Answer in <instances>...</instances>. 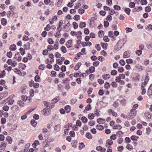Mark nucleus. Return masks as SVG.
<instances>
[{
	"instance_id": "nucleus-1",
	"label": "nucleus",
	"mask_w": 152,
	"mask_h": 152,
	"mask_svg": "<svg viewBox=\"0 0 152 152\" xmlns=\"http://www.w3.org/2000/svg\"><path fill=\"white\" fill-rule=\"evenodd\" d=\"M149 80V77L148 74L147 73L145 76V78L144 80L141 83V88L142 90L141 94L142 95L146 93V91L145 88V87L146 86Z\"/></svg>"
},
{
	"instance_id": "nucleus-2",
	"label": "nucleus",
	"mask_w": 152,
	"mask_h": 152,
	"mask_svg": "<svg viewBox=\"0 0 152 152\" xmlns=\"http://www.w3.org/2000/svg\"><path fill=\"white\" fill-rule=\"evenodd\" d=\"M14 96V95L10 96L8 98L4 101V103H7L8 105L12 104L14 101V100L13 99Z\"/></svg>"
},
{
	"instance_id": "nucleus-3",
	"label": "nucleus",
	"mask_w": 152,
	"mask_h": 152,
	"mask_svg": "<svg viewBox=\"0 0 152 152\" xmlns=\"http://www.w3.org/2000/svg\"><path fill=\"white\" fill-rule=\"evenodd\" d=\"M49 57L50 58H47L46 61V64L50 63L51 64L54 61V56L53 54L51 53L49 55Z\"/></svg>"
},
{
	"instance_id": "nucleus-4",
	"label": "nucleus",
	"mask_w": 152,
	"mask_h": 152,
	"mask_svg": "<svg viewBox=\"0 0 152 152\" xmlns=\"http://www.w3.org/2000/svg\"><path fill=\"white\" fill-rule=\"evenodd\" d=\"M42 113L45 116H47L50 114V110L48 108H44L42 111Z\"/></svg>"
},
{
	"instance_id": "nucleus-5",
	"label": "nucleus",
	"mask_w": 152,
	"mask_h": 152,
	"mask_svg": "<svg viewBox=\"0 0 152 152\" xmlns=\"http://www.w3.org/2000/svg\"><path fill=\"white\" fill-rule=\"evenodd\" d=\"M137 113V111L135 109H132L129 113V115L130 117H132V119L133 117L135 116L136 115Z\"/></svg>"
},
{
	"instance_id": "nucleus-6",
	"label": "nucleus",
	"mask_w": 152,
	"mask_h": 152,
	"mask_svg": "<svg viewBox=\"0 0 152 152\" xmlns=\"http://www.w3.org/2000/svg\"><path fill=\"white\" fill-rule=\"evenodd\" d=\"M66 46L67 48H69L72 46V41L71 40H68L66 43Z\"/></svg>"
},
{
	"instance_id": "nucleus-7",
	"label": "nucleus",
	"mask_w": 152,
	"mask_h": 152,
	"mask_svg": "<svg viewBox=\"0 0 152 152\" xmlns=\"http://www.w3.org/2000/svg\"><path fill=\"white\" fill-rule=\"evenodd\" d=\"M85 3L84 0H79V2L77 3L76 4L75 8V9H77L81 4H84Z\"/></svg>"
},
{
	"instance_id": "nucleus-8",
	"label": "nucleus",
	"mask_w": 152,
	"mask_h": 152,
	"mask_svg": "<svg viewBox=\"0 0 152 152\" xmlns=\"http://www.w3.org/2000/svg\"><path fill=\"white\" fill-rule=\"evenodd\" d=\"M27 88L25 84L22 85L20 87L21 93L22 94L25 93H26V89Z\"/></svg>"
},
{
	"instance_id": "nucleus-9",
	"label": "nucleus",
	"mask_w": 152,
	"mask_h": 152,
	"mask_svg": "<svg viewBox=\"0 0 152 152\" xmlns=\"http://www.w3.org/2000/svg\"><path fill=\"white\" fill-rule=\"evenodd\" d=\"M108 113L109 114H112V115L116 117L117 116V113L114 111V110L111 109H110L108 111Z\"/></svg>"
},
{
	"instance_id": "nucleus-10",
	"label": "nucleus",
	"mask_w": 152,
	"mask_h": 152,
	"mask_svg": "<svg viewBox=\"0 0 152 152\" xmlns=\"http://www.w3.org/2000/svg\"><path fill=\"white\" fill-rule=\"evenodd\" d=\"M57 90L59 92H62L63 91V86L61 84L57 85Z\"/></svg>"
},
{
	"instance_id": "nucleus-11",
	"label": "nucleus",
	"mask_w": 152,
	"mask_h": 152,
	"mask_svg": "<svg viewBox=\"0 0 152 152\" xmlns=\"http://www.w3.org/2000/svg\"><path fill=\"white\" fill-rule=\"evenodd\" d=\"M110 12L109 14L110 15H113L114 14H115L116 15H118V12L117 11H115L113 9H111L110 11Z\"/></svg>"
},
{
	"instance_id": "nucleus-12",
	"label": "nucleus",
	"mask_w": 152,
	"mask_h": 152,
	"mask_svg": "<svg viewBox=\"0 0 152 152\" xmlns=\"http://www.w3.org/2000/svg\"><path fill=\"white\" fill-rule=\"evenodd\" d=\"M113 142L111 139H107L106 142V146L107 147V145L111 146L113 144Z\"/></svg>"
},
{
	"instance_id": "nucleus-13",
	"label": "nucleus",
	"mask_w": 152,
	"mask_h": 152,
	"mask_svg": "<svg viewBox=\"0 0 152 152\" xmlns=\"http://www.w3.org/2000/svg\"><path fill=\"white\" fill-rule=\"evenodd\" d=\"M82 65L81 63L80 62H78L74 67V69L75 71L78 70L80 68V66Z\"/></svg>"
},
{
	"instance_id": "nucleus-14",
	"label": "nucleus",
	"mask_w": 152,
	"mask_h": 152,
	"mask_svg": "<svg viewBox=\"0 0 152 152\" xmlns=\"http://www.w3.org/2000/svg\"><path fill=\"white\" fill-rule=\"evenodd\" d=\"M108 36L109 37L112 38V41H114L115 40L116 38L113 36L112 31H109V32Z\"/></svg>"
},
{
	"instance_id": "nucleus-15",
	"label": "nucleus",
	"mask_w": 152,
	"mask_h": 152,
	"mask_svg": "<svg viewBox=\"0 0 152 152\" xmlns=\"http://www.w3.org/2000/svg\"><path fill=\"white\" fill-rule=\"evenodd\" d=\"M86 137L90 140L93 137L92 135L89 132L86 133Z\"/></svg>"
},
{
	"instance_id": "nucleus-16",
	"label": "nucleus",
	"mask_w": 152,
	"mask_h": 152,
	"mask_svg": "<svg viewBox=\"0 0 152 152\" xmlns=\"http://www.w3.org/2000/svg\"><path fill=\"white\" fill-rule=\"evenodd\" d=\"M130 56V54L129 51H126L124 52L123 57L124 58H126L129 57Z\"/></svg>"
},
{
	"instance_id": "nucleus-17",
	"label": "nucleus",
	"mask_w": 152,
	"mask_h": 152,
	"mask_svg": "<svg viewBox=\"0 0 152 152\" xmlns=\"http://www.w3.org/2000/svg\"><path fill=\"white\" fill-rule=\"evenodd\" d=\"M97 122L100 124H103L105 121V119L102 118H99L97 119Z\"/></svg>"
},
{
	"instance_id": "nucleus-18",
	"label": "nucleus",
	"mask_w": 152,
	"mask_h": 152,
	"mask_svg": "<svg viewBox=\"0 0 152 152\" xmlns=\"http://www.w3.org/2000/svg\"><path fill=\"white\" fill-rule=\"evenodd\" d=\"M7 145V143L6 142H3L1 143V145H0V148L5 149Z\"/></svg>"
},
{
	"instance_id": "nucleus-19",
	"label": "nucleus",
	"mask_w": 152,
	"mask_h": 152,
	"mask_svg": "<svg viewBox=\"0 0 152 152\" xmlns=\"http://www.w3.org/2000/svg\"><path fill=\"white\" fill-rule=\"evenodd\" d=\"M131 140L134 141H137V140L139 138V137L135 135H132L130 137Z\"/></svg>"
},
{
	"instance_id": "nucleus-20",
	"label": "nucleus",
	"mask_w": 152,
	"mask_h": 152,
	"mask_svg": "<svg viewBox=\"0 0 152 152\" xmlns=\"http://www.w3.org/2000/svg\"><path fill=\"white\" fill-rule=\"evenodd\" d=\"M113 128L114 129L120 130L122 128V126L120 125L117 124L114 126L113 127Z\"/></svg>"
},
{
	"instance_id": "nucleus-21",
	"label": "nucleus",
	"mask_w": 152,
	"mask_h": 152,
	"mask_svg": "<svg viewBox=\"0 0 152 152\" xmlns=\"http://www.w3.org/2000/svg\"><path fill=\"white\" fill-rule=\"evenodd\" d=\"M60 128L61 125L59 124H58L55 126L54 130L56 132H58L60 130Z\"/></svg>"
},
{
	"instance_id": "nucleus-22",
	"label": "nucleus",
	"mask_w": 152,
	"mask_h": 152,
	"mask_svg": "<svg viewBox=\"0 0 152 152\" xmlns=\"http://www.w3.org/2000/svg\"><path fill=\"white\" fill-rule=\"evenodd\" d=\"M6 141L8 142L9 144H11L12 143V139L9 136H7L6 138Z\"/></svg>"
},
{
	"instance_id": "nucleus-23",
	"label": "nucleus",
	"mask_w": 152,
	"mask_h": 152,
	"mask_svg": "<svg viewBox=\"0 0 152 152\" xmlns=\"http://www.w3.org/2000/svg\"><path fill=\"white\" fill-rule=\"evenodd\" d=\"M45 65L43 64H40L38 67V69L41 70H44L45 69Z\"/></svg>"
},
{
	"instance_id": "nucleus-24",
	"label": "nucleus",
	"mask_w": 152,
	"mask_h": 152,
	"mask_svg": "<svg viewBox=\"0 0 152 152\" xmlns=\"http://www.w3.org/2000/svg\"><path fill=\"white\" fill-rule=\"evenodd\" d=\"M102 77L104 80H106L109 79L110 77V76L109 74H107L102 75Z\"/></svg>"
},
{
	"instance_id": "nucleus-25",
	"label": "nucleus",
	"mask_w": 152,
	"mask_h": 152,
	"mask_svg": "<svg viewBox=\"0 0 152 152\" xmlns=\"http://www.w3.org/2000/svg\"><path fill=\"white\" fill-rule=\"evenodd\" d=\"M65 110L66 111V112L67 113H69L70 112L71 110V108L69 106L66 105L64 107Z\"/></svg>"
},
{
	"instance_id": "nucleus-26",
	"label": "nucleus",
	"mask_w": 152,
	"mask_h": 152,
	"mask_svg": "<svg viewBox=\"0 0 152 152\" xmlns=\"http://www.w3.org/2000/svg\"><path fill=\"white\" fill-rule=\"evenodd\" d=\"M96 128L99 130H102L104 129V126H103L99 124L97 125L96 126Z\"/></svg>"
},
{
	"instance_id": "nucleus-27",
	"label": "nucleus",
	"mask_w": 152,
	"mask_h": 152,
	"mask_svg": "<svg viewBox=\"0 0 152 152\" xmlns=\"http://www.w3.org/2000/svg\"><path fill=\"white\" fill-rule=\"evenodd\" d=\"M16 49V46L15 44H13L11 45L10 48V50L14 51Z\"/></svg>"
},
{
	"instance_id": "nucleus-28",
	"label": "nucleus",
	"mask_w": 152,
	"mask_h": 152,
	"mask_svg": "<svg viewBox=\"0 0 152 152\" xmlns=\"http://www.w3.org/2000/svg\"><path fill=\"white\" fill-rule=\"evenodd\" d=\"M101 45L102 48L105 50H106L107 48V47L108 46V44L107 43H101Z\"/></svg>"
},
{
	"instance_id": "nucleus-29",
	"label": "nucleus",
	"mask_w": 152,
	"mask_h": 152,
	"mask_svg": "<svg viewBox=\"0 0 152 152\" xmlns=\"http://www.w3.org/2000/svg\"><path fill=\"white\" fill-rule=\"evenodd\" d=\"M19 50L21 53V54L23 56L25 54L26 52L25 51V50L23 48H20L19 49Z\"/></svg>"
},
{
	"instance_id": "nucleus-30",
	"label": "nucleus",
	"mask_w": 152,
	"mask_h": 152,
	"mask_svg": "<svg viewBox=\"0 0 152 152\" xmlns=\"http://www.w3.org/2000/svg\"><path fill=\"white\" fill-rule=\"evenodd\" d=\"M98 36L100 38L102 37L104 35V32L103 31L101 30L99 31L98 32Z\"/></svg>"
},
{
	"instance_id": "nucleus-31",
	"label": "nucleus",
	"mask_w": 152,
	"mask_h": 152,
	"mask_svg": "<svg viewBox=\"0 0 152 152\" xmlns=\"http://www.w3.org/2000/svg\"><path fill=\"white\" fill-rule=\"evenodd\" d=\"M126 148L129 151H131L133 149V146L129 144H128L126 145Z\"/></svg>"
},
{
	"instance_id": "nucleus-32",
	"label": "nucleus",
	"mask_w": 152,
	"mask_h": 152,
	"mask_svg": "<svg viewBox=\"0 0 152 152\" xmlns=\"http://www.w3.org/2000/svg\"><path fill=\"white\" fill-rule=\"evenodd\" d=\"M86 23L85 22H81L79 25V27L82 28L86 26Z\"/></svg>"
},
{
	"instance_id": "nucleus-33",
	"label": "nucleus",
	"mask_w": 152,
	"mask_h": 152,
	"mask_svg": "<svg viewBox=\"0 0 152 152\" xmlns=\"http://www.w3.org/2000/svg\"><path fill=\"white\" fill-rule=\"evenodd\" d=\"M47 41L48 43L50 45L53 44L54 43V41L53 39L51 37L49 38L48 39Z\"/></svg>"
},
{
	"instance_id": "nucleus-34",
	"label": "nucleus",
	"mask_w": 152,
	"mask_h": 152,
	"mask_svg": "<svg viewBox=\"0 0 152 152\" xmlns=\"http://www.w3.org/2000/svg\"><path fill=\"white\" fill-rule=\"evenodd\" d=\"M39 143L38 140H35L33 144V148H35L37 145H39Z\"/></svg>"
},
{
	"instance_id": "nucleus-35",
	"label": "nucleus",
	"mask_w": 152,
	"mask_h": 152,
	"mask_svg": "<svg viewBox=\"0 0 152 152\" xmlns=\"http://www.w3.org/2000/svg\"><path fill=\"white\" fill-rule=\"evenodd\" d=\"M20 54L19 52H18L15 54L14 57L13 58V61L14 62L15 61H16V60L18 58V56L20 55Z\"/></svg>"
},
{
	"instance_id": "nucleus-36",
	"label": "nucleus",
	"mask_w": 152,
	"mask_h": 152,
	"mask_svg": "<svg viewBox=\"0 0 152 152\" xmlns=\"http://www.w3.org/2000/svg\"><path fill=\"white\" fill-rule=\"evenodd\" d=\"M94 117V115L93 113H90L88 115V118L90 120L93 119Z\"/></svg>"
},
{
	"instance_id": "nucleus-37",
	"label": "nucleus",
	"mask_w": 152,
	"mask_h": 152,
	"mask_svg": "<svg viewBox=\"0 0 152 152\" xmlns=\"http://www.w3.org/2000/svg\"><path fill=\"white\" fill-rule=\"evenodd\" d=\"M61 51L64 53H66L67 52V50L65 47L62 46L61 48Z\"/></svg>"
},
{
	"instance_id": "nucleus-38",
	"label": "nucleus",
	"mask_w": 152,
	"mask_h": 152,
	"mask_svg": "<svg viewBox=\"0 0 152 152\" xmlns=\"http://www.w3.org/2000/svg\"><path fill=\"white\" fill-rule=\"evenodd\" d=\"M57 75V73L54 71H52L51 72L50 76L52 77H56Z\"/></svg>"
},
{
	"instance_id": "nucleus-39",
	"label": "nucleus",
	"mask_w": 152,
	"mask_h": 152,
	"mask_svg": "<svg viewBox=\"0 0 152 152\" xmlns=\"http://www.w3.org/2000/svg\"><path fill=\"white\" fill-rule=\"evenodd\" d=\"M41 80L39 76L38 75H36L34 77V80L36 82H39Z\"/></svg>"
},
{
	"instance_id": "nucleus-40",
	"label": "nucleus",
	"mask_w": 152,
	"mask_h": 152,
	"mask_svg": "<svg viewBox=\"0 0 152 152\" xmlns=\"http://www.w3.org/2000/svg\"><path fill=\"white\" fill-rule=\"evenodd\" d=\"M6 75L5 71L4 70H3L1 72L0 74V78H3Z\"/></svg>"
},
{
	"instance_id": "nucleus-41",
	"label": "nucleus",
	"mask_w": 152,
	"mask_h": 152,
	"mask_svg": "<svg viewBox=\"0 0 152 152\" xmlns=\"http://www.w3.org/2000/svg\"><path fill=\"white\" fill-rule=\"evenodd\" d=\"M54 49V46L51 45H48L47 47V49L49 51L53 50Z\"/></svg>"
},
{
	"instance_id": "nucleus-42",
	"label": "nucleus",
	"mask_w": 152,
	"mask_h": 152,
	"mask_svg": "<svg viewBox=\"0 0 152 152\" xmlns=\"http://www.w3.org/2000/svg\"><path fill=\"white\" fill-rule=\"evenodd\" d=\"M120 103L123 106H125L126 103V101L125 99H123L120 101Z\"/></svg>"
},
{
	"instance_id": "nucleus-43",
	"label": "nucleus",
	"mask_w": 152,
	"mask_h": 152,
	"mask_svg": "<svg viewBox=\"0 0 152 152\" xmlns=\"http://www.w3.org/2000/svg\"><path fill=\"white\" fill-rule=\"evenodd\" d=\"M18 104L20 106L23 107L24 105V102L21 100H19L18 102Z\"/></svg>"
},
{
	"instance_id": "nucleus-44",
	"label": "nucleus",
	"mask_w": 152,
	"mask_h": 152,
	"mask_svg": "<svg viewBox=\"0 0 152 152\" xmlns=\"http://www.w3.org/2000/svg\"><path fill=\"white\" fill-rule=\"evenodd\" d=\"M117 136L115 134H113L110 137V139L112 140H115L116 139Z\"/></svg>"
},
{
	"instance_id": "nucleus-45",
	"label": "nucleus",
	"mask_w": 152,
	"mask_h": 152,
	"mask_svg": "<svg viewBox=\"0 0 152 152\" xmlns=\"http://www.w3.org/2000/svg\"><path fill=\"white\" fill-rule=\"evenodd\" d=\"M30 94V97H33L34 95V91L33 89H31L29 91Z\"/></svg>"
},
{
	"instance_id": "nucleus-46",
	"label": "nucleus",
	"mask_w": 152,
	"mask_h": 152,
	"mask_svg": "<svg viewBox=\"0 0 152 152\" xmlns=\"http://www.w3.org/2000/svg\"><path fill=\"white\" fill-rule=\"evenodd\" d=\"M1 23L3 25H6L7 24L6 20L4 18H2L1 20Z\"/></svg>"
},
{
	"instance_id": "nucleus-47",
	"label": "nucleus",
	"mask_w": 152,
	"mask_h": 152,
	"mask_svg": "<svg viewBox=\"0 0 152 152\" xmlns=\"http://www.w3.org/2000/svg\"><path fill=\"white\" fill-rule=\"evenodd\" d=\"M145 116L146 118L148 119H150L151 117V115L148 113H145Z\"/></svg>"
},
{
	"instance_id": "nucleus-48",
	"label": "nucleus",
	"mask_w": 152,
	"mask_h": 152,
	"mask_svg": "<svg viewBox=\"0 0 152 152\" xmlns=\"http://www.w3.org/2000/svg\"><path fill=\"white\" fill-rule=\"evenodd\" d=\"M65 74L62 72H60L58 74V77L59 78H63L65 76Z\"/></svg>"
},
{
	"instance_id": "nucleus-49",
	"label": "nucleus",
	"mask_w": 152,
	"mask_h": 152,
	"mask_svg": "<svg viewBox=\"0 0 152 152\" xmlns=\"http://www.w3.org/2000/svg\"><path fill=\"white\" fill-rule=\"evenodd\" d=\"M70 26V23L69 22H68L64 26V29H65V30L66 31H68V30L69 29L68 28L66 29V28L67 27L68 28Z\"/></svg>"
},
{
	"instance_id": "nucleus-50",
	"label": "nucleus",
	"mask_w": 152,
	"mask_h": 152,
	"mask_svg": "<svg viewBox=\"0 0 152 152\" xmlns=\"http://www.w3.org/2000/svg\"><path fill=\"white\" fill-rule=\"evenodd\" d=\"M9 106H8L7 104L4 105L3 107V110L6 111H8L9 110Z\"/></svg>"
},
{
	"instance_id": "nucleus-51",
	"label": "nucleus",
	"mask_w": 152,
	"mask_h": 152,
	"mask_svg": "<svg viewBox=\"0 0 152 152\" xmlns=\"http://www.w3.org/2000/svg\"><path fill=\"white\" fill-rule=\"evenodd\" d=\"M124 11L128 15H129L130 14L131 10L129 8H126L125 9Z\"/></svg>"
},
{
	"instance_id": "nucleus-52",
	"label": "nucleus",
	"mask_w": 152,
	"mask_h": 152,
	"mask_svg": "<svg viewBox=\"0 0 152 152\" xmlns=\"http://www.w3.org/2000/svg\"><path fill=\"white\" fill-rule=\"evenodd\" d=\"M65 88L66 89L67 91L69 90L70 88V87L69 84V83L67 84H64Z\"/></svg>"
},
{
	"instance_id": "nucleus-53",
	"label": "nucleus",
	"mask_w": 152,
	"mask_h": 152,
	"mask_svg": "<svg viewBox=\"0 0 152 152\" xmlns=\"http://www.w3.org/2000/svg\"><path fill=\"white\" fill-rule=\"evenodd\" d=\"M81 120L83 122L84 124L87 123L88 121L87 118L85 117H83L81 118Z\"/></svg>"
},
{
	"instance_id": "nucleus-54",
	"label": "nucleus",
	"mask_w": 152,
	"mask_h": 152,
	"mask_svg": "<svg viewBox=\"0 0 152 152\" xmlns=\"http://www.w3.org/2000/svg\"><path fill=\"white\" fill-rule=\"evenodd\" d=\"M110 85L108 83L105 82L104 84V87L106 89H108L110 88Z\"/></svg>"
},
{
	"instance_id": "nucleus-55",
	"label": "nucleus",
	"mask_w": 152,
	"mask_h": 152,
	"mask_svg": "<svg viewBox=\"0 0 152 152\" xmlns=\"http://www.w3.org/2000/svg\"><path fill=\"white\" fill-rule=\"evenodd\" d=\"M114 10H121V7L118 5H114L113 7Z\"/></svg>"
},
{
	"instance_id": "nucleus-56",
	"label": "nucleus",
	"mask_w": 152,
	"mask_h": 152,
	"mask_svg": "<svg viewBox=\"0 0 152 152\" xmlns=\"http://www.w3.org/2000/svg\"><path fill=\"white\" fill-rule=\"evenodd\" d=\"M51 28V27L49 24H47L46 27H45L44 28V30H46L47 31H49Z\"/></svg>"
},
{
	"instance_id": "nucleus-57",
	"label": "nucleus",
	"mask_w": 152,
	"mask_h": 152,
	"mask_svg": "<svg viewBox=\"0 0 152 152\" xmlns=\"http://www.w3.org/2000/svg\"><path fill=\"white\" fill-rule=\"evenodd\" d=\"M148 3L147 0H141L140 4L142 5H145L147 4Z\"/></svg>"
},
{
	"instance_id": "nucleus-58",
	"label": "nucleus",
	"mask_w": 152,
	"mask_h": 152,
	"mask_svg": "<svg viewBox=\"0 0 152 152\" xmlns=\"http://www.w3.org/2000/svg\"><path fill=\"white\" fill-rule=\"evenodd\" d=\"M48 50L45 49L42 52V54L44 56H47L48 54Z\"/></svg>"
},
{
	"instance_id": "nucleus-59",
	"label": "nucleus",
	"mask_w": 152,
	"mask_h": 152,
	"mask_svg": "<svg viewBox=\"0 0 152 152\" xmlns=\"http://www.w3.org/2000/svg\"><path fill=\"white\" fill-rule=\"evenodd\" d=\"M117 72L115 70H113L111 71L110 74L111 75H117Z\"/></svg>"
},
{
	"instance_id": "nucleus-60",
	"label": "nucleus",
	"mask_w": 152,
	"mask_h": 152,
	"mask_svg": "<svg viewBox=\"0 0 152 152\" xmlns=\"http://www.w3.org/2000/svg\"><path fill=\"white\" fill-rule=\"evenodd\" d=\"M95 48L97 50L99 51H100L101 49L100 45L99 44H96L95 45Z\"/></svg>"
},
{
	"instance_id": "nucleus-61",
	"label": "nucleus",
	"mask_w": 152,
	"mask_h": 152,
	"mask_svg": "<svg viewBox=\"0 0 152 152\" xmlns=\"http://www.w3.org/2000/svg\"><path fill=\"white\" fill-rule=\"evenodd\" d=\"M62 1V0H58V1L56 4V5L57 7H60L61 5Z\"/></svg>"
},
{
	"instance_id": "nucleus-62",
	"label": "nucleus",
	"mask_w": 152,
	"mask_h": 152,
	"mask_svg": "<svg viewBox=\"0 0 152 152\" xmlns=\"http://www.w3.org/2000/svg\"><path fill=\"white\" fill-rule=\"evenodd\" d=\"M91 105L90 104H88L85 107V110L87 111H88L91 110Z\"/></svg>"
},
{
	"instance_id": "nucleus-63",
	"label": "nucleus",
	"mask_w": 152,
	"mask_h": 152,
	"mask_svg": "<svg viewBox=\"0 0 152 152\" xmlns=\"http://www.w3.org/2000/svg\"><path fill=\"white\" fill-rule=\"evenodd\" d=\"M124 141V139L121 137L119 138L117 141V142L118 144H121Z\"/></svg>"
},
{
	"instance_id": "nucleus-64",
	"label": "nucleus",
	"mask_w": 152,
	"mask_h": 152,
	"mask_svg": "<svg viewBox=\"0 0 152 152\" xmlns=\"http://www.w3.org/2000/svg\"><path fill=\"white\" fill-rule=\"evenodd\" d=\"M73 26V27L75 29H76L78 28V25L77 23L75 22H74L72 23Z\"/></svg>"
}]
</instances>
